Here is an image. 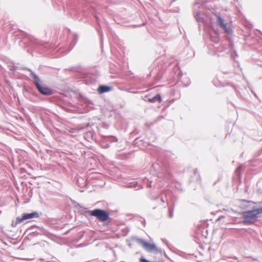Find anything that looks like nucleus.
I'll return each mask as SVG.
<instances>
[{
	"mask_svg": "<svg viewBox=\"0 0 262 262\" xmlns=\"http://www.w3.org/2000/svg\"><path fill=\"white\" fill-rule=\"evenodd\" d=\"M111 90V88L106 85H100L98 89V92L99 94H102L109 92Z\"/></svg>",
	"mask_w": 262,
	"mask_h": 262,
	"instance_id": "nucleus-7",
	"label": "nucleus"
},
{
	"mask_svg": "<svg viewBox=\"0 0 262 262\" xmlns=\"http://www.w3.org/2000/svg\"><path fill=\"white\" fill-rule=\"evenodd\" d=\"M38 216V214L37 212H32L31 213H24L23 214L22 217L21 218L17 217V222L18 223H20L23 222V221L28 220L32 219L34 217H37Z\"/></svg>",
	"mask_w": 262,
	"mask_h": 262,
	"instance_id": "nucleus-5",
	"label": "nucleus"
},
{
	"mask_svg": "<svg viewBox=\"0 0 262 262\" xmlns=\"http://www.w3.org/2000/svg\"><path fill=\"white\" fill-rule=\"evenodd\" d=\"M139 261H140V262H160L159 261H149L146 260V259H145L144 258H140V259H139Z\"/></svg>",
	"mask_w": 262,
	"mask_h": 262,
	"instance_id": "nucleus-10",
	"label": "nucleus"
},
{
	"mask_svg": "<svg viewBox=\"0 0 262 262\" xmlns=\"http://www.w3.org/2000/svg\"><path fill=\"white\" fill-rule=\"evenodd\" d=\"M242 202H250V201H247L244 200H242Z\"/></svg>",
	"mask_w": 262,
	"mask_h": 262,
	"instance_id": "nucleus-11",
	"label": "nucleus"
},
{
	"mask_svg": "<svg viewBox=\"0 0 262 262\" xmlns=\"http://www.w3.org/2000/svg\"><path fill=\"white\" fill-rule=\"evenodd\" d=\"M256 209L242 212L241 214L245 224L254 223L258 217Z\"/></svg>",
	"mask_w": 262,
	"mask_h": 262,
	"instance_id": "nucleus-1",
	"label": "nucleus"
},
{
	"mask_svg": "<svg viewBox=\"0 0 262 262\" xmlns=\"http://www.w3.org/2000/svg\"><path fill=\"white\" fill-rule=\"evenodd\" d=\"M34 84L41 94L45 95H50L52 94V90L45 86L37 76H34Z\"/></svg>",
	"mask_w": 262,
	"mask_h": 262,
	"instance_id": "nucleus-3",
	"label": "nucleus"
},
{
	"mask_svg": "<svg viewBox=\"0 0 262 262\" xmlns=\"http://www.w3.org/2000/svg\"><path fill=\"white\" fill-rule=\"evenodd\" d=\"M89 215L96 217L100 222H105L109 219L108 213L105 210L96 209L88 211Z\"/></svg>",
	"mask_w": 262,
	"mask_h": 262,
	"instance_id": "nucleus-2",
	"label": "nucleus"
},
{
	"mask_svg": "<svg viewBox=\"0 0 262 262\" xmlns=\"http://www.w3.org/2000/svg\"><path fill=\"white\" fill-rule=\"evenodd\" d=\"M141 244L143 248L148 252H156L158 251L157 246L154 244H150L145 241H142Z\"/></svg>",
	"mask_w": 262,
	"mask_h": 262,
	"instance_id": "nucleus-4",
	"label": "nucleus"
},
{
	"mask_svg": "<svg viewBox=\"0 0 262 262\" xmlns=\"http://www.w3.org/2000/svg\"><path fill=\"white\" fill-rule=\"evenodd\" d=\"M256 210L257 211V213L258 215V217H259V214H262V207L256 209Z\"/></svg>",
	"mask_w": 262,
	"mask_h": 262,
	"instance_id": "nucleus-9",
	"label": "nucleus"
},
{
	"mask_svg": "<svg viewBox=\"0 0 262 262\" xmlns=\"http://www.w3.org/2000/svg\"><path fill=\"white\" fill-rule=\"evenodd\" d=\"M217 21L220 26L224 30L225 32L227 33H230L231 32V30L230 28H228L227 26V24H226L224 21V20L223 18H222L220 16H217Z\"/></svg>",
	"mask_w": 262,
	"mask_h": 262,
	"instance_id": "nucleus-6",
	"label": "nucleus"
},
{
	"mask_svg": "<svg viewBox=\"0 0 262 262\" xmlns=\"http://www.w3.org/2000/svg\"><path fill=\"white\" fill-rule=\"evenodd\" d=\"M162 99L160 94H158L155 96L152 97V98L148 99V101L151 103H155L156 101L159 102H161Z\"/></svg>",
	"mask_w": 262,
	"mask_h": 262,
	"instance_id": "nucleus-8",
	"label": "nucleus"
}]
</instances>
